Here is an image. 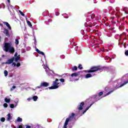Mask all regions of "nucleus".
<instances>
[{
	"instance_id": "1",
	"label": "nucleus",
	"mask_w": 128,
	"mask_h": 128,
	"mask_svg": "<svg viewBox=\"0 0 128 128\" xmlns=\"http://www.w3.org/2000/svg\"><path fill=\"white\" fill-rule=\"evenodd\" d=\"M12 46V42H6L4 45V50L6 52H8L10 54H14L15 52L14 48Z\"/></svg>"
},
{
	"instance_id": "2",
	"label": "nucleus",
	"mask_w": 128,
	"mask_h": 128,
	"mask_svg": "<svg viewBox=\"0 0 128 128\" xmlns=\"http://www.w3.org/2000/svg\"><path fill=\"white\" fill-rule=\"evenodd\" d=\"M102 70V68L100 66H93L90 68V70H86L85 72L90 74V72H98V70Z\"/></svg>"
},
{
	"instance_id": "3",
	"label": "nucleus",
	"mask_w": 128,
	"mask_h": 128,
	"mask_svg": "<svg viewBox=\"0 0 128 128\" xmlns=\"http://www.w3.org/2000/svg\"><path fill=\"white\" fill-rule=\"evenodd\" d=\"M75 114L74 113H72L71 114V116H70L69 118H66L65 122L64 124V125L63 126V128H68V122H72V118H74Z\"/></svg>"
},
{
	"instance_id": "4",
	"label": "nucleus",
	"mask_w": 128,
	"mask_h": 128,
	"mask_svg": "<svg viewBox=\"0 0 128 128\" xmlns=\"http://www.w3.org/2000/svg\"><path fill=\"white\" fill-rule=\"evenodd\" d=\"M58 79L56 78L54 81L53 82L52 86L50 87H48L49 90H56V88H58L59 86L58 84H60V83L58 82Z\"/></svg>"
},
{
	"instance_id": "5",
	"label": "nucleus",
	"mask_w": 128,
	"mask_h": 128,
	"mask_svg": "<svg viewBox=\"0 0 128 128\" xmlns=\"http://www.w3.org/2000/svg\"><path fill=\"white\" fill-rule=\"evenodd\" d=\"M50 86V84L46 82H41L40 86H38L36 87V88H47V86Z\"/></svg>"
},
{
	"instance_id": "6",
	"label": "nucleus",
	"mask_w": 128,
	"mask_h": 128,
	"mask_svg": "<svg viewBox=\"0 0 128 128\" xmlns=\"http://www.w3.org/2000/svg\"><path fill=\"white\" fill-rule=\"evenodd\" d=\"M14 57H12V58L8 59L5 64H12L14 62Z\"/></svg>"
},
{
	"instance_id": "7",
	"label": "nucleus",
	"mask_w": 128,
	"mask_h": 128,
	"mask_svg": "<svg viewBox=\"0 0 128 128\" xmlns=\"http://www.w3.org/2000/svg\"><path fill=\"white\" fill-rule=\"evenodd\" d=\"M4 34H6V36H8V38H10V32L8 31V30L4 28Z\"/></svg>"
},
{
	"instance_id": "8",
	"label": "nucleus",
	"mask_w": 128,
	"mask_h": 128,
	"mask_svg": "<svg viewBox=\"0 0 128 128\" xmlns=\"http://www.w3.org/2000/svg\"><path fill=\"white\" fill-rule=\"evenodd\" d=\"M84 106V102H82L80 103V104H79V106H78V110H82V108H82V106Z\"/></svg>"
},
{
	"instance_id": "9",
	"label": "nucleus",
	"mask_w": 128,
	"mask_h": 128,
	"mask_svg": "<svg viewBox=\"0 0 128 128\" xmlns=\"http://www.w3.org/2000/svg\"><path fill=\"white\" fill-rule=\"evenodd\" d=\"M3 23L5 26H6L8 28V30H11L12 27L10 26V24H8V22H3Z\"/></svg>"
},
{
	"instance_id": "10",
	"label": "nucleus",
	"mask_w": 128,
	"mask_h": 128,
	"mask_svg": "<svg viewBox=\"0 0 128 128\" xmlns=\"http://www.w3.org/2000/svg\"><path fill=\"white\" fill-rule=\"evenodd\" d=\"M80 72H75V73H72V74H71V76H72V77H74V76H80Z\"/></svg>"
},
{
	"instance_id": "11",
	"label": "nucleus",
	"mask_w": 128,
	"mask_h": 128,
	"mask_svg": "<svg viewBox=\"0 0 128 128\" xmlns=\"http://www.w3.org/2000/svg\"><path fill=\"white\" fill-rule=\"evenodd\" d=\"M36 52H38V54H42V56H45L44 53V52L40 50L38 48H36Z\"/></svg>"
},
{
	"instance_id": "12",
	"label": "nucleus",
	"mask_w": 128,
	"mask_h": 128,
	"mask_svg": "<svg viewBox=\"0 0 128 128\" xmlns=\"http://www.w3.org/2000/svg\"><path fill=\"white\" fill-rule=\"evenodd\" d=\"M14 60L16 62H18V60H20V55H18V57L16 58Z\"/></svg>"
},
{
	"instance_id": "13",
	"label": "nucleus",
	"mask_w": 128,
	"mask_h": 128,
	"mask_svg": "<svg viewBox=\"0 0 128 128\" xmlns=\"http://www.w3.org/2000/svg\"><path fill=\"white\" fill-rule=\"evenodd\" d=\"M71 70H72V72H76V70H78V66H74L71 68Z\"/></svg>"
},
{
	"instance_id": "14",
	"label": "nucleus",
	"mask_w": 128,
	"mask_h": 128,
	"mask_svg": "<svg viewBox=\"0 0 128 128\" xmlns=\"http://www.w3.org/2000/svg\"><path fill=\"white\" fill-rule=\"evenodd\" d=\"M92 106V104H91L90 106H88V107H87L85 110L83 112L82 114H84L85 112H86V111L88 110L90 108V106Z\"/></svg>"
},
{
	"instance_id": "15",
	"label": "nucleus",
	"mask_w": 128,
	"mask_h": 128,
	"mask_svg": "<svg viewBox=\"0 0 128 128\" xmlns=\"http://www.w3.org/2000/svg\"><path fill=\"white\" fill-rule=\"evenodd\" d=\"M92 74H88L86 75L85 78H92Z\"/></svg>"
},
{
	"instance_id": "16",
	"label": "nucleus",
	"mask_w": 128,
	"mask_h": 128,
	"mask_svg": "<svg viewBox=\"0 0 128 128\" xmlns=\"http://www.w3.org/2000/svg\"><path fill=\"white\" fill-rule=\"evenodd\" d=\"M8 118H7V120H12V117L10 116V114H8Z\"/></svg>"
},
{
	"instance_id": "17",
	"label": "nucleus",
	"mask_w": 128,
	"mask_h": 128,
	"mask_svg": "<svg viewBox=\"0 0 128 128\" xmlns=\"http://www.w3.org/2000/svg\"><path fill=\"white\" fill-rule=\"evenodd\" d=\"M27 24L30 28H32V23L29 20H27Z\"/></svg>"
},
{
	"instance_id": "18",
	"label": "nucleus",
	"mask_w": 128,
	"mask_h": 128,
	"mask_svg": "<svg viewBox=\"0 0 128 128\" xmlns=\"http://www.w3.org/2000/svg\"><path fill=\"white\" fill-rule=\"evenodd\" d=\"M17 122H22V118H20V117H18Z\"/></svg>"
},
{
	"instance_id": "19",
	"label": "nucleus",
	"mask_w": 128,
	"mask_h": 128,
	"mask_svg": "<svg viewBox=\"0 0 128 128\" xmlns=\"http://www.w3.org/2000/svg\"><path fill=\"white\" fill-rule=\"evenodd\" d=\"M4 100H5L6 102H7L8 104V102H10V98H6L4 99Z\"/></svg>"
},
{
	"instance_id": "20",
	"label": "nucleus",
	"mask_w": 128,
	"mask_h": 128,
	"mask_svg": "<svg viewBox=\"0 0 128 128\" xmlns=\"http://www.w3.org/2000/svg\"><path fill=\"white\" fill-rule=\"evenodd\" d=\"M18 44H20V42L18 41V40L16 39L15 40V44L16 46H18Z\"/></svg>"
},
{
	"instance_id": "21",
	"label": "nucleus",
	"mask_w": 128,
	"mask_h": 128,
	"mask_svg": "<svg viewBox=\"0 0 128 128\" xmlns=\"http://www.w3.org/2000/svg\"><path fill=\"white\" fill-rule=\"evenodd\" d=\"M32 98H33L34 102H36V100H38V96H34L32 97Z\"/></svg>"
},
{
	"instance_id": "22",
	"label": "nucleus",
	"mask_w": 128,
	"mask_h": 128,
	"mask_svg": "<svg viewBox=\"0 0 128 128\" xmlns=\"http://www.w3.org/2000/svg\"><path fill=\"white\" fill-rule=\"evenodd\" d=\"M4 74L5 76H8V70H5L4 71Z\"/></svg>"
},
{
	"instance_id": "23",
	"label": "nucleus",
	"mask_w": 128,
	"mask_h": 128,
	"mask_svg": "<svg viewBox=\"0 0 128 128\" xmlns=\"http://www.w3.org/2000/svg\"><path fill=\"white\" fill-rule=\"evenodd\" d=\"M128 83V80L126 82H125L124 83H123L122 85L120 86V88H122V86H125V84H126Z\"/></svg>"
},
{
	"instance_id": "24",
	"label": "nucleus",
	"mask_w": 128,
	"mask_h": 128,
	"mask_svg": "<svg viewBox=\"0 0 128 128\" xmlns=\"http://www.w3.org/2000/svg\"><path fill=\"white\" fill-rule=\"evenodd\" d=\"M18 12H20V14L21 16H24V12H22V10H19Z\"/></svg>"
},
{
	"instance_id": "25",
	"label": "nucleus",
	"mask_w": 128,
	"mask_h": 128,
	"mask_svg": "<svg viewBox=\"0 0 128 128\" xmlns=\"http://www.w3.org/2000/svg\"><path fill=\"white\" fill-rule=\"evenodd\" d=\"M0 121L2 122H4L6 121V118H0Z\"/></svg>"
},
{
	"instance_id": "26",
	"label": "nucleus",
	"mask_w": 128,
	"mask_h": 128,
	"mask_svg": "<svg viewBox=\"0 0 128 128\" xmlns=\"http://www.w3.org/2000/svg\"><path fill=\"white\" fill-rule=\"evenodd\" d=\"M112 90H111V91H110L108 92L107 94H106V95H104V96H108V94H112Z\"/></svg>"
},
{
	"instance_id": "27",
	"label": "nucleus",
	"mask_w": 128,
	"mask_h": 128,
	"mask_svg": "<svg viewBox=\"0 0 128 128\" xmlns=\"http://www.w3.org/2000/svg\"><path fill=\"white\" fill-rule=\"evenodd\" d=\"M78 68H79V70H82V66L80 64L78 66Z\"/></svg>"
},
{
	"instance_id": "28",
	"label": "nucleus",
	"mask_w": 128,
	"mask_h": 128,
	"mask_svg": "<svg viewBox=\"0 0 128 128\" xmlns=\"http://www.w3.org/2000/svg\"><path fill=\"white\" fill-rule=\"evenodd\" d=\"M16 88V86H13L12 88L10 89V92H12V90H14V88Z\"/></svg>"
},
{
	"instance_id": "29",
	"label": "nucleus",
	"mask_w": 128,
	"mask_h": 128,
	"mask_svg": "<svg viewBox=\"0 0 128 128\" xmlns=\"http://www.w3.org/2000/svg\"><path fill=\"white\" fill-rule=\"evenodd\" d=\"M60 80L61 82H64V78H60Z\"/></svg>"
},
{
	"instance_id": "30",
	"label": "nucleus",
	"mask_w": 128,
	"mask_h": 128,
	"mask_svg": "<svg viewBox=\"0 0 128 128\" xmlns=\"http://www.w3.org/2000/svg\"><path fill=\"white\" fill-rule=\"evenodd\" d=\"M10 108H14V104H10Z\"/></svg>"
},
{
	"instance_id": "31",
	"label": "nucleus",
	"mask_w": 128,
	"mask_h": 128,
	"mask_svg": "<svg viewBox=\"0 0 128 128\" xmlns=\"http://www.w3.org/2000/svg\"><path fill=\"white\" fill-rule=\"evenodd\" d=\"M102 94H104V92H101L98 94V96H102Z\"/></svg>"
},
{
	"instance_id": "32",
	"label": "nucleus",
	"mask_w": 128,
	"mask_h": 128,
	"mask_svg": "<svg viewBox=\"0 0 128 128\" xmlns=\"http://www.w3.org/2000/svg\"><path fill=\"white\" fill-rule=\"evenodd\" d=\"M3 106H4V108H8V104H6V103H4Z\"/></svg>"
},
{
	"instance_id": "33",
	"label": "nucleus",
	"mask_w": 128,
	"mask_h": 128,
	"mask_svg": "<svg viewBox=\"0 0 128 128\" xmlns=\"http://www.w3.org/2000/svg\"><path fill=\"white\" fill-rule=\"evenodd\" d=\"M12 66H13V68H14V66H16V62H12Z\"/></svg>"
},
{
	"instance_id": "34",
	"label": "nucleus",
	"mask_w": 128,
	"mask_h": 128,
	"mask_svg": "<svg viewBox=\"0 0 128 128\" xmlns=\"http://www.w3.org/2000/svg\"><path fill=\"white\" fill-rule=\"evenodd\" d=\"M16 66L17 68L20 66V62L17 63Z\"/></svg>"
},
{
	"instance_id": "35",
	"label": "nucleus",
	"mask_w": 128,
	"mask_h": 128,
	"mask_svg": "<svg viewBox=\"0 0 128 128\" xmlns=\"http://www.w3.org/2000/svg\"><path fill=\"white\" fill-rule=\"evenodd\" d=\"M105 90H106V92H108V91L110 90V88H108V87L106 88H105Z\"/></svg>"
},
{
	"instance_id": "36",
	"label": "nucleus",
	"mask_w": 128,
	"mask_h": 128,
	"mask_svg": "<svg viewBox=\"0 0 128 128\" xmlns=\"http://www.w3.org/2000/svg\"><path fill=\"white\" fill-rule=\"evenodd\" d=\"M56 16H60V12H56Z\"/></svg>"
},
{
	"instance_id": "37",
	"label": "nucleus",
	"mask_w": 128,
	"mask_h": 128,
	"mask_svg": "<svg viewBox=\"0 0 128 128\" xmlns=\"http://www.w3.org/2000/svg\"><path fill=\"white\" fill-rule=\"evenodd\" d=\"M125 54H126V56H128V50H127L125 52Z\"/></svg>"
},
{
	"instance_id": "38",
	"label": "nucleus",
	"mask_w": 128,
	"mask_h": 128,
	"mask_svg": "<svg viewBox=\"0 0 128 128\" xmlns=\"http://www.w3.org/2000/svg\"><path fill=\"white\" fill-rule=\"evenodd\" d=\"M96 96H98L97 95H94V96H93L94 98H96Z\"/></svg>"
},
{
	"instance_id": "39",
	"label": "nucleus",
	"mask_w": 128,
	"mask_h": 128,
	"mask_svg": "<svg viewBox=\"0 0 128 128\" xmlns=\"http://www.w3.org/2000/svg\"><path fill=\"white\" fill-rule=\"evenodd\" d=\"M9 4H10V0H7Z\"/></svg>"
},
{
	"instance_id": "40",
	"label": "nucleus",
	"mask_w": 128,
	"mask_h": 128,
	"mask_svg": "<svg viewBox=\"0 0 128 128\" xmlns=\"http://www.w3.org/2000/svg\"><path fill=\"white\" fill-rule=\"evenodd\" d=\"M18 128H22V125H20L18 126Z\"/></svg>"
},
{
	"instance_id": "41",
	"label": "nucleus",
	"mask_w": 128,
	"mask_h": 128,
	"mask_svg": "<svg viewBox=\"0 0 128 128\" xmlns=\"http://www.w3.org/2000/svg\"><path fill=\"white\" fill-rule=\"evenodd\" d=\"M30 126H26V128H30Z\"/></svg>"
},
{
	"instance_id": "42",
	"label": "nucleus",
	"mask_w": 128,
	"mask_h": 128,
	"mask_svg": "<svg viewBox=\"0 0 128 128\" xmlns=\"http://www.w3.org/2000/svg\"><path fill=\"white\" fill-rule=\"evenodd\" d=\"M18 56V52H16L14 54V56Z\"/></svg>"
},
{
	"instance_id": "43",
	"label": "nucleus",
	"mask_w": 128,
	"mask_h": 128,
	"mask_svg": "<svg viewBox=\"0 0 128 128\" xmlns=\"http://www.w3.org/2000/svg\"><path fill=\"white\" fill-rule=\"evenodd\" d=\"M101 50H102V52L104 51V48H102Z\"/></svg>"
},
{
	"instance_id": "44",
	"label": "nucleus",
	"mask_w": 128,
	"mask_h": 128,
	"mask_svg": "<svg viewBox=\"0 0 128 128\" xmlns=\"http://www.w3.org/2000/svg\"><path fill=\"white\" fill-rule=\"evenodd\" d=\"M0 26H3V25H2V24H0Z\"/></svg>"
},
{
	"instance_id": "45",
	"label": "nucleus",
	"mask_w": 128,
	"mask_h": 128,
	"mask_svg": "<svg viewBox=\"0 0 128 128\" xmlns=\"http://www.w3.org/2000/svg\"><path fill=\"white\" fill-rule=\"evenodd\" d=\"M28 100H32V98H28Z\"/></svg>"
},
{
	"instance_id": "46",
	"label": "nucleus",
	"mask_w": 128,
	"mask_h": 128,
	"mask_svg": "<svg viewBox=\"0 0 128 128\" xmlns=\"http://www.w3.org/2000/svg\"><path fill=\"white\" fill-rule=\"evenodd\" d=\"M100 100V98H98V99L96 100V102L98 101V100Z\"/></svg>"
},
{
	"instance_id": "47",
	"label": "nucleus",
	"mask_w": 128,
	"mask_h": 128,
	"mask_svg": "<svg viewBox=\"0 0 128 128\" xmlns=\"http://www.w3.org/2000/svg\"><path fill=\"white\" fill-rule=\"evenodd\" d=\"M4 55L2 56V58H4Z\"/></svg>"
},
{
	"instance_id": "48",
	"label": "nucleus",
	"mask_w": 128,
	"mask_h": 128,
	"mask_svg": "<svg viewBox=\"0 0 128 128\" xmlns=\"http://www.w3.org/2000/svg\"><path fill=\"white\" fill-rule=\"evenodd\" d=\"M2 38L0 36V40H1Z\"/></svg>"
},
{
	"instance_id": "49",
	"label": "nucleus",
	"mask_w": 128,
	"mask_h": 128,
	"mask_svg": "<svg viewBox=\"0 0 128 128\" xmlns=\"http://www.w3.org/2000/svg\"><path fill=\"white\" fill-rule=\"evenodd\" d=\"M112 30V28L110 30V32Z\"/></svg>"
},
{
	"instance_id": "50",
	"label": "nucleus",
	"mask_w": 128,
	"mask_h": 128,
	"mask_svg": "<svg viewBox=\"0 0 128 128\" xmlns=\"http://www.w3.org/2000/svg\"><path fill=\"white\" fill-rule=\"evenodd\" d=\"M110 2H111V3H112V1H110Z\"/></svg>"
},
{
	"instance_id": "51",
	"label": "nucleus",
	"mask_w": 128,
	"mask_h": 128,
	"mask_svg": "<svg viewBox=\"0 0 128 128\" xmlns=\"http://www.w3.org/2000/svg\"><path fill=\"white\" fill-rule=\"evenodd\" d=\"M35 42H36V40H35Z\"/></svg>"
}]
</instances>
